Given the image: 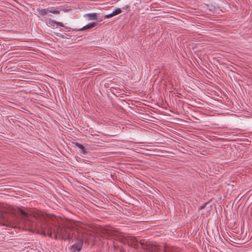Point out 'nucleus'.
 Wrapping results in <instances>:
<instances>
[{"label":"nucleus","instance_id":"14","mask_svg":"<svg viewBox=\"0 0 252 252\" xmlns=\"http://www.w3.org/2000/svg\"><path fill=\"white\" fill-rule=\"evenodd\" d=\"M57 35L60 36V37H61L63 38H67V37L65 35H63V34H61L60 35Z\"/></svg>","mask_w":252,"mask_h":252},{"label":"nucleus","instance_id":"6","mask_svg":"<svg viewBox=\"0 0 252 252\" xmlns=\"http://www.w3.org/2000/svg\"><path fill=\"white\" fill-rule=\"evenodd\" d=\"M25 223L32 227H36V222L33 220H31V219L29 217H27V218L25 220Z\"/></svg>","mask_w":252,"mask_h":252},{"label":"nucleus","instance_id":"2","mask_svg":"<svg viewBox=\"0 0 252 252\" xmlns=\"http://www.w3.org/2000/svg\"><path fill=\"white\" fill-rule=\"evenodd\" d=\"M13 216L10 214L0 211V221L4 222H8L13 220Z\"/></svg>","mask_w":252,"mask_h":252},{"label":"nucleus","instance_id":"17","mask_svg":"<svg viewBox=\"0 0 252 252\" xmlns=\"http://www.w3.org/2000/svg\"><path fill=\"white\" fill-rule=\"evenodd\" d=\"M213 9H215V7L214 6H213Z\"/></svg>","mask_w":252,"mask_h":252},{"label":"nucleus","instance_id":"3","mask_svg":"<svg viewBox=\"0 0 252 252\" xmlns=\"http://www.w3.org/2000/svg\"><path fill=\"white\" fill-rule=\"evenodd\" d=\"M98 24V21L94 22L92 23H90L86 26H84L82 28L80 29H74V31H83L85 30H88L94 28L95 26H97Z\"/></svg>","mask_w":252,"mask_h":252},{"label":"nucleus","instance_id":"10","mask_svg":"<svg viewBox=\"0 0 252 252\" xmlns=\"http://www.w3.org/2000/svg\"><path fill=\"white\" fill-rule=\"evenodd\" d=\"M50 21H51V23L55 24L57 26H61V27H64V25L62 22H57L54 20H50Z\"/></svg>","mask_w":252,"mask_h":252},{"label":"nucleus","instance_id":"16","mask_svg":"<svg viewBox=\"0 0 252 252\" xmlns=\"http://www.w3.org/2000/svg\"><path fill=\"white\" fill-rule=\"evenodd\" d=\"M64 27L65 29H69V28H68V27H65V26H64V27Z\"/></svg>","mask_w":252,"mask_h":252},{"label":"nucleus","instance_id":"12","mask_svg":"<svg viewBox=\"0 0 252 252\" xmlns=\"http://www.w3.org/2000/svg\"><path fill=\"white\" fill-rule=\"evenodd\" d=\"M114 13H111L109 14H107V15H106L105 16H104V18H111L113 16H114Z\"/></svg>","mask_w":252,"mask_h":252},{"label":"nucleus","instance_id":"7","mask_svg":"<svg viewBox=\"0 0 252 252\" xmlns=\"http://www.w3.org/2000/svg\"><path fill=\"white\" fill-rule=\"evenodd\" d=\"M49 8L48 9H43L39 10L38 9V10L39 11V14L41 16H45L47 14V13L48 12Z\"/></svg>","mask_w":252,"mask_h":252},{"label":"nucleus","instance_id":"5","mask_svg":"<svg viewBox=\"0 0 252 252\" xmlns=\"http://www.w3.org/2000/svg\"><path fill=\"white\" fill-rule=\"evenodd\" d=\"M75 146L77 147L80 149V152L84 155H86L88 153L87 149L85 148L83 144H80L78 142H74L72 143Z\"/></svg>","mask_w":252,"mask_h":252},{"label":"nucleus","instance_id":"8","mask_svg":"<svg viewBox=\"0 0 252 252\" xmlns=\"http://www.w3.org/2000/svg\"><path fill=\"white\" fill-rule=\"evenodd\" d=\"M164 252H174L172 249L169 248L167 244L164 245Z\"/></svg>","mask_w":252,"mask_h":252},{"label":"nucleus","instance_id":"9","mask_svg":"<svg viewBox=\"0 0 252 252\" xmlns=\"http://www.w3.org/2000/svg\"><path fill=\"white\" fill-rule=\"evenodd\" d=\"M48 12L55 14H60V11L57 9H54V7L50 8V9H49Z\"/></svg>","mask_w":252,"mask_h":252},{"label":"nucleus","instance_id":"4","mask_svg":"<svg viewBox=\"0 0 252 252\" xmlns=\"http://www.w3.org/2000/svg\"><path fill=\"white\" fill-rule=\"evenodd\" d=\"M84 17L87 18L89 21L98 20V22H100L102 20H99L97 17V14L95 13H88L84 15Z\"/></svg>","mask_w":252,"mask_h":252},{"label":"nucleus","instance_id":"11","mask_svg":"<svg viewBox=\"0 0 252 252\" xmlns=\"http://www.w3.org/2000/svg\"><path fill=\"white\" fill-rule=\"evenodd\" d=\"M122 12V10L120 8H118L116 9H115L114 11H113V13H114V15H117L119 14H120Z\"/></svg>","mask_w":252,"mask_h":252},{"label":"nucleus","instance_id":"1","mask_svg":"<svg viewBox=\"0 0 252 252\" xmlns=\"http://www.w3.org/2000/svg\"><path fill=\"white\" fill-rule=\"evenodd\" d=\"M40 233L55 240L70 242L73 237L77 240L70 248L73 252H79L82 249L83 240L81 237L83 234L78 229H75L68 223L61 219L45 221L40 224Z\"/></svg>","mask_w":252,"mask_h":252},{"label":"nucleus","instance_id":"13","mask_svg":"<svg viewBox=\"0 0 252 252\" xmlns=\"http://www.w3.org/2000/svg\"><path fill=\"white\" fill-rule=\"evenodd\" d=\"M207 203H208L207 202L204 203L202 205H201L199 207V209L202 210V209H204L206 207Z\"/></svg>","mask_w":252,"mask_h":252},{"label":"nucleus","instance_id":"15","mask_svg":"<svg viewBox=\"0 0 252 252\" xmlns=\"http://www.w3.org/2000/svg\"><path fill=\"white\" fill-rule=\"evenodd\" d=\"M151 252H158V250L155 248L154 250H152Z\"/></svg>","mask_w":252,"mask_h":252}]
</instances>
